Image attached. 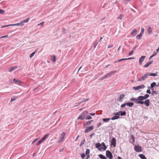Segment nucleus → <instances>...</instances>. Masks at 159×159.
Instances as JSON below:
<instances>
[{
    "label": "nucleus",
    "instance_id": "4468645a",
    "mask_svg": "<svg viewBox=\"0 0 159 159\" xmlns=\"http://www.w3.org/2000/svg\"><path fill=\"white\" fill-rule=\"evenodd\" d=\"M145 57V56H142L139 59V62L140 65L141 64L142 62L144 61Z\"/></svg>",
    "mask_w": 159,
    "mask_h": 159
},
{
    "label": "nucleus",
    "instance_id": "774afa93",
    "mask_svg": "<svg viewBox=\"0 0 159 159\" xmlns=\"http://www.w3.org/2000/svg\"><path fill=\"white\" fill-rule=\"evenodd\" d=\"M101 125V122H99L98 123V127H99Z\"/></svg>",
    "mask_w": 159,
    "mask_h": 159
},
{
    "label": "nucleus",
    "instance_id": "423d86ee",
    "mask_svg": "<svg viewBox=\"0 0 159 159\" xmlns=\"http://www.w3.org/2000/svg\"><path fill=\"white\" fill-rule=\"evenodd\" d=\"M106 157L109 159H112V154L109 150H107L106 152Z\"/></svg>",
    "mask_w": 159,
    "mask_h": 159
},
{
    "label": "nucleus",
    "instance_id": "338daca9",
    "mask_svg": "<svg viewBox=\"0 0 159 159\" xmlns=\"http://www.w3.org/2000/svg\"><path fill=\"white\" fill-rule=\"evenodd\" d=\"M87 155V156L86 157V159H88L89 158L90 156L89 155Z\"/></svg>",
    "mask_w": 159,
    "mask_h": 159
},
{
    "label": "nucleus",
    "instance_id": "58836bf2",
    "mask_svg": "<svg viewBox=\"0 0 159 159\" xmlns=\"http://www.w3.org/2000/svg\"><path fill=\"white\" fill-rule=\"evenodd\" d=\"M5 12V11L4 10L2 9H0V14H4Z\"/></svg>",
    "mask_w": 159,
    "mask_h": 159
},
{
    "label": "nucleus",
    "instance_id": "052dcab7",
    "mask_svg": "<svg viewBox=\"0 0 159 159\" xmlns=\"http://www.w3.org/2000/svg\"><path fill=\"white\" fill-rule=\"evenodd\" d=\"M11 24H10V25H6L3 26L1 28L6 27H7V26H11Z\"/></svg>",
    "mask_w": 159,
    "mask_h": 159
},
{
    "label": "nucleus",
    "instance_id": "9d476101",
    "mask_svg": "<svg viewBox=\"0 0 159 159\" xmlns=\"http://www.w3.org/2000/svg\"><path fill=\"white\" fill-rule=\"evenodd\" d=\"M125 96V95L124 94H122V95H120L119 96V98L117 99V101L122 102V100L124 98Z\"/></svg>",
    "mask_w": 159,
    "mask_h": 159
},
{
    "label": "nucleus",
    "instance_id": "f8f14e48",
    "mask_svg": "<svg viewBox=\"0 0 159 159\" xmlns=\"http://www.w3.org/2000/svg\"><path fill=\"white\" fill-rule=\"evenodd\" d=\"M150 104V101L149 99L145 100L143 101V104H144L146 106H149Z\"/></svg>",
    "mask_w": 159,
    "mask_h": 159
},
{
    "label": "nucleus",
    "instance_id": "ddd939ff",
    "mask_svg": "<svg viewBox=\"0 0 159 159\" xmlns=\"http://www.w3.org/2000/svg\"><path fill=\"white\" fill-rule=\"evenodd\" d=\"M107 148V147L105 144L104 142H102L101 143V148L103 150H105Z\"/></svg>",
    "mask_w": 159,
    "mask_h": 159
},
{
    "label": "nucleus",
    "instance_id": "e2e57ef3",
    "mask_svg": "<svg viewBox=\"0 0 159 159\" xmlns=\"http://www.w3.org/2000/svg\"><path fill=\"white\" fill-rule=\"evenodd\" d=\"M113 45H109L108 47H107V48H111L113 47Z\"/></svg>",
    "mask_w": 159,
    "mask_h": 159
},
{
    "label": "nucleus",
    "instance_id": "8fccbe9b",
    "mask_svg": "<svg viewBox=\"0 0 159 159\" xmlns=\"http://www.w3.org/2000/svg\"><path fill=\"white\" fill-rule=\"evenodd\" d=\"M126 103H124V104H122L121 105V107L122 108H123L124 107H125L126 105Z\"/></svg>",
    "mask_w": 159,
    "mask_h": 159
},
{
    "label": "nucleus",
    "instance_id": "864d4df0",
    "mask_svg": "<svg viewBox=\"0 0 159 159\" xmlns=\"http://www.w3.org/2000/svg\"><path fill=\"white\" fill-rule=\"evenodd\" d=\"M98 43L96 42L95 41L94 43V48H95L97 45Z\"/></svg>",
    "mask_w": 159,
    "mask_h": 159
},
{
    "label": "nucleus",
    "instance_id": "aec40b11",
    "mask_svg": "<svg viewBox=\"0 0 159 159\" xmlns=\"http://www.w3.org/2000/svg\"><path fill=\"white\" fill-rule=\"evenodd\" d=\"M17 68V66H15L13 67L12 68L9 69L8 70V71L9 72H11V71H12L13 70L16 69Z\"/></svg>",
    "mask_w": 159,
    "mask_h": 159
},
{
    "label": "nucleus",
    "instance_id": "1a4fd4ad",
    "mask_svg": "<svg viewBox=\"0 0 159 159\" xmlns=\"http://www.w3.org/2000/svg\"><path fill=\"white\" fill-rule=\"evenodd\" d=\"M120 118L119 114L118 113L116 112L115 114V115L112 117L111 119L112 120H115L117 119H118Z\"/></svg>",
    "mask_w": 159,
    "mask_h": 159
},
{
    "label": "nucleus",
    "instance_id": "c03bdc74",
    "mask_svg": "<svg viewBox=\"0 0 159 159\" xmlns=\"http://www.w3.org/2000/svg\"><path fill=\"white\" fill-rule=\"evenodd\" d=\"M85 153H82L81 155V157L83 159H84V157H85Z\"/></svg>",
    "mask_w": 159,
    "mask_h": 159
},
{
    "label": "nucleus",
    "instance_id": "2eb2a0df",
    "mask_svg": "<svg viewBox=\"0 0 159 159\" xmlns=\"http://www.w3.org/2000/svg\"><path fill=\"white\" fill-rule=\"evenodd\" d=\"M137 30L136 29H134L131 33L132 36L134 37L135 36L137 32Z\"/></svg>",
    "mask_w": 159,
    "mask_h": 159
},
{
    "label": "nucleus",
    "instance_id": "49530a36",
    "mask_svg": "<svg viewBox=\"0 0 159 159\" xmlns=\"http://www.w3.org/2000/svg\"><path fill=\"white\" fill-rule=\"evenodd\" d=\"M149 65L148 64V62H147L144 66H143V67L144 68H147L149 66Z\"/></svg>",
    "mask_w": 159,
    "mask_h": 159
},
{
    "label": "nucleus",
    "instance_id": "9b49d317",
    "mask_svg": "<svg viewBox=\"0 0 159 159\" xmlns=\"http://www.w3.org/2000/svg\"><path fill=\"white\" fill-rule=\"evenodd\" d=\"M116 141L115 138H112L111 139V144L114 147H115L116 145Z\"/></svg>",
    "mask_w": 159,
    "mask_h": 159
},
{
    "label": "nucleus",
    "instance_id": "ea45409f",
    "mask_svg": "<svg viewBox=\"0 0 159 159\" xmlns=\"http://www.w3.org/2000/svg\"><path fill=\"white\" fill-rule=\"evenodd\" d=\"M85 142V139H83V140H82V141H81V142L80 143V146H82L84 143Z\"/></svg>",
    "mask_w": 159,
    "mask_h": 159
},
{
    "label": "nucleus",
    "instance_id": "13d9d810",
    "mask_svg": "<svg viewBox=\"0 0 159 159\" xmlns=\"http://www.w3.org/2000/svg\"><path fill=\"white\" fill-rule=\"evenodd\" d=\"M126 60L131 59H134V57H129V58H126Z\"/></svg>",
    "mask_w": 159,
    "mask_h": 159
},
{
    "label": "nucleus",
    "instance_id": "a211bd4d",
    "mask_svg": "<svg viewBox=\"0 0 159 159\" xmlns=\"http://www.w3.org/2000/svg\"><path fill=\"white\" fill-rule=\"evenodd\" d=\"M126 103V105L130 107H132L134 105V103L133 102H128Z\"/></svg>",
    "mask_w": 159,
    "mask_h": 159
},
{
    "label": "nucleus",
    "instance_id": "4be33fe9",
    "mask_svg": "<svg viewBox=\"0 0 159 159\" xmlns=\"http://www.w3.org/2000/svg\"><path fill=\"white\" fill-rule=\"evenodd\" d=\"M147 31L149 34H151L152 32V30L150 26L148 27L147 29Z\"/></svg>",
    "mask_w": 159,
    "mask_h": 159
},
{
    "label": "nucleus",
    "instance_id": "f3484780",
    "mask_svg": "<svg viewBox=\"0 0 159 159\" xmlns=\"http://www.w3.org/2000/svg\"><path fill=\"white\" fill-rule=\"evenodd\" d=\"M101 144H100L99 143H97L96 144L95 146L98 149V150H101V148H100L101 147Z\"/></svg>",
    "mask_w": 159,
    "mask_h": 159
},
{
    "label": "nucleus",
    "instance_id": "5701e85b",
    "mask_svg": "<svg viewBox=\"0 0 159 159\" xmlns=\"http://www.w3.org/2000/svg\"><path fill=\"white\" fill-rule=\"evenodd\" d=\"M139 157L142 159H147L145 156L143 154H139Z\"/></svg>",
    "mask_w": 159,
    "mask_h": 159
},
{
    "label": "nucleus",
    "instance_id": "5fc2aeb1",
    "mask_svg": "<svg viewBox=\"0 0 159 159\" xmlns=\"http://www.w3.org/2000/svg\"><path fill=\"white\" fill-rule=\"evenodd\" d=\"M157 52L154 51L153 52V55H152L153 56H155L157 54Z\"/></svg>",
    "mask_w": 159,
    "mask_h": 159
},
{
    "label": "nucleus",
    "instance_id": "6ab92c4d",
    "mask_svg": "<svg viewBox=\"0 0 159 159\" xmlns=\"http://www.w3.org/2000/svg\"><path fill=\"white\" fill-rule=\"evenodd\" d=\"M13 81L14 82L16 83L18 85H20L21 84V82L20 81L15 79H14Z\"/></svg>",
    "mask_w": 159,
    "mask_h": 159
},
{
    "label": "nucleus",
    "instance_id": "4c0bfd02",
    "mask_svg": "<svg viewBox=\"0 0 159 159\" xmlns=\"http://www.w3.org/2000/svg\"><path fill=\"white\" fill-rule=\"evenodd\" d=\"M36 52V51L34 52H32L30 56V58H32Z\"/></svg>",
    "mask_w": 159,
    "mask_h": 159
},
{
    "label": "nucleus",
    "instance_id": "f257e3e1",
    "mask_svg": "<svg viewBox=\"0 0 159 159\" xmlns=\"http://www.w3.org/2000/svg\"><path fill=\"white\" fill-rule=\"evenodd\" d=\"M144 99L142 96H140L136 98H132L130 99V101L134 102L137 104H143V100Z\"/></svg>",
    "mask_w": 159,
    "mask_h": 159
},
{
    "label": "nucleus",
    "instance_id": "a18cd8bd",
    "mask_svg": "<svg viewBox=\"0 0 159 159\" xmlns=\"http://www.w3.org/2000/svg\"><path fill=\"white\" fill-rule=\"evenodd\" d=\"M144 28H141V31L140 34H143L144 32Z\"/></svg>",
    "mask_w": 159,
    "mask_h": 159
},
{
    "label": "nucleus",
    "instance_id": "680f3d73",
    "mask_svg": "<svg viewBox=\"0 0 159 159\" xmlns=\"http://www.w3.org/2000/svg\"><path fill=\"white\" fill-rule=\"evenodd\" d=\"M133 52V51H132L130 52L129 53V55L130 56L131 55Z\"/></svg>",
    "mask_w": 159,
    "mask_h": 159
},
{
    "label": "nucleus",
    "instance_id": "09e8293b",
    "mask_svg": "<svg viewBox=\"0 0 159 159\" xmlns=\"http://www.w3.org/2000/svg\"><path fill=\"white\" fill-rule=\"evenodd\" d=\"M126 60V58H123V59H121L118 60L117 61L120 62V61H123Z\"/></svg>",
    "mask_w": 159,
    "mask_h": 159
},
{
    "label": "nucleus",
    "instance_id": "3c124183",
    "mask_svg": "<svg viewBox=\"0 0 159 159\" xmlns=\"http://www.w3.org/2000/svg\"><path fill=\"white\" fill-rule=\"evenodd\" d=\"M92 118V117L90 116L89 115L87 116L86 119H91Z\"/></svg>",
    "mask_w": 159,
    "mask_h": 159
},
{
    "label": "nucleus",
    "instance_id": "473e14b6",
    "mask_svg": "<svg viewBox=\"0 0 159 159\" xmlns=\"http://www.w3.org/2000/svg\"><path fill=\"white\" fill-rule=\"evenodd\" d=\"M17 98V97L16 96H14L11 98V100L10 101L11 102H12L13 101H15Z\"/></svg>",
    "mask_w": 159,
    "mask_h": 159
},
{
    "label": "nucleus",
    "instance_id": "6e6d98bb",
    "mask_svg": "<svg viewBox=\"0 0 159 159\" xmlns=\"http://www.w3.org/2000/svg\"><path fill=\"white\" fill-rule=\"evenodd\" d=\"M146 93L148 94H150L151 93L150 90L148 89L146 91Z\"/></svg>",
    "mask_w": 159,
    "mask_h": 159
},
{
    "label": "nucleus",
    "instance_id": "6e6552de",
    "mask_svg": "<svg viewBox=\"0 0 159 159\" xmlns=\"http://www.w3.org/2000/svg\"><path fill=\"white\" fill-rule=\"evenodd\" d=\"M94 126H91L89 127H87L84 130L85 133H87L89 131L92 130L93 129Z\"/></svg>",
    "mask_w": 159,
    "mask_h": 159
},
{
    "label": "nucleus",
    "instance_id": "0eeeda50",
    "mask_svg": "<svg viewBox=\"0 0 159 159\" xmlns=\"http://www.w3.org/2000/svg\"><path fill=\"white\" fill-rule=\"evenodd\" d=\"M134 149L136 151L138 152H140L142 151V148L140 146L135 145Z\"/></svg>",
    "mask_w": 159,
    "mask_h": 159
},
{
    "label": "nucleus",
    "instance_id": "69168bd1",
    "mask_svg": "<svg viewBox=\"0 0 159 159\" xmlns=\"http://www.w3.org/2000/svg\"><path fill=\"white\" fill-rule=\"evenodd\" d=\"M132 142L133 143L134 142L135 140H134V137L133 136H132Z\"/></svg>",
    "mask_w": 159,
    "mask_h": 159
},
{
    "label": "nucleus",
    "instance_id": "7c9ffc66",
    "mask_svg": "<svg viewBox=\"0 0 159 159\" xmlns=\"http://www.w3.org/2000/svg\"><path fill=\"white\" fill-rule=\"evenodd\" d=\"M117 70H115V71H111L110 72H109V74H110V75L111 76L114 75L115 73H116V72H117Z\"/></svg>",
    "mask_w": 159,
    "mask_h": 159
},
{
    "label": "nucleus",
    "instance_id": "393cba45",
    "mask_svg": "<svg viewBox=\"0 0 159 159\" xmlns=\"http://www.w3.org/2000/svg\"><path fill=\"white\" fill-rule=\"evenodd\" d=\"M142 34H139V35L136 36V38L137 39L140 40L142 38Z\"/></svg>",
    "mask_w": 159,
    "mask_h": 159
},
{
    "label": "nucleus",
    "instance_id": "e433bc0d",
    "mask_svg": "<svg viewBox=\"0 0 159 159\" xmlns=\"http://www.w3.org/2000/svg\"><path fill=\"white\" fill-rule=\"evenodd\" d=\"M93 120H91L90 121H88L86 123V124L87 125H90L91 123L93 121Z\"/></svg>",
    "mask_w": 159,
    "mask_h": 159
},
{
    "label": "nucleus",
    "instance_id": "79ce46f5",
    "mask_svg": "<svg viewBox=\"0 0 159 159\" xmlns=\"http://www.w3.org/2000/svg\"><path fill=\"white\" fill-rule=\"evenodd\" d=\"M43 142V141L41 139L36 144V145H39L40 144H41V143H42V142Z\"/></svg>",
    "mask_w": 159,
    "mask_h": 159
},
{
    "label": "nucleus",
    "instance_id": "de8ad7c7",
    "mask_svg": "<svg viewBox=\"0 0 159 159\" xmlns=\"http://www.w3.org/2000/svg\"><path fill=\"white\" fill-rule=\"evenodd\" d=\"M44 22H43L42 23H41L39 24L38 25H41V26H43V25L44 24Z\"/></svg>",
    "mask_w": 159,
    "mask_h": 159
},
{
    "label": "nucleus",
    "instance_id": "0e129e2a",
    "mask_svg": "<svg viewBox=\"0 0 159 159\" xmlns=\"http://www.w3.org/2000/svg\"><path fill=\"white\" fill-rule=\"evenodd\" d=\"M94 133H92L90 136V137L91 138H92V137H93V135H94Z\"/></svg>",
    "mask_w": 159,
    "mask_h": 159
},
{
    "label": "nucleus",
    "instance_id": "39448f33",
    "mask_svg": "<svg viewBox=\"0 0 159 159\" xmlns=\"http://www.w3.org/2000/svg\"><path fill=\"white\" fill-rule=\"evenodd\" d=\"M149 75H148V73H147V74L144 75H143L142 76L141 78L138 79L137 80L138 81H141L143 80H144L146 78H147L148 76Z\"/></svg>",
    "mask_w": 159,
    "mask_h": 159
},
{
    "label": "nucleus",
    "instance_id": "f03ea898",
    "mask_svg": "<svg viewBox=\"0 0 159 159\" xmlns=\"http://www.w3.org/2000/svg\"><path fill=\"white\" fill-rule=\"evenodd\" d=\"M66 133L65 132L62 133L60 136L59 140L57 141V143H60L62 142L64 140Z\"/></svg>",
    "mask_w": 159,
    "mask_h": 159
},
{
    "label": "nucleus",
    "instance_id": "cd10ccee",
    "mask_svg": "<svg viewBox=\"0 0 159 159\" xmlns=\"http://www.w3.org/2000/svg\"><path fill=\"white\" fill-rule=\"evenodd\" d=\"M110 120V118H103L102 119L103 121L105 122H108Z\"/></svg>",
    "mask_w": 159,
    "mask_h": 159
},
{
    "label": "nucleus",
    "instance_id": "603ef678",
    "mask_svg": "<svg viewBox=\"0 0 159 159\" xmlns=\"http://www.w3.org/2000/svg\"><path fill=\"white\" fill-rule=\"evenodd\" d=\"M123 16L122 15H120L117 17V19L121 20Z\"/></svg>",
    "mask_w": 159,
    "mask_h": 159
},
{
    "label": "nucleus",
    "instance_id": "c756f323",
    "mask_svg": "<svg viewBox=\"0 0 159 159\" xmlns=\"http://www.w3.org/2000/svg\"><path fill=\"white\" fill-rule=\"evenodd\" d=\"M148 73V75H149L151 76H156L157 75V73Z\"/></svg>",
    "mask_w": 159,
    "mask_h": 159
},
{
    "label": "nucleus",
    "instance_id": "a878e982",
    "mask_svg": "<svg viewBox=\"0 0 159 159\" xmlns=\"http://www.w3.org/2000/svg\"><path fill=\"white\" fill-rule=\"evenodd\" d=\"M89 100V99H83L81 102H78V105H80L81 103L86 102Z\"/></svg>",
    "mask_w": 159,
    "mask_h": 159
},
{
    "label": "nucleus",
    "instance_id": "37998d69",
    "mask_svg": "<svg viewBox=\"0 0 159 159\" xmlns=\"http://www.w3.org/2000/svg\"><path fill=\"white\" fill-rule=\"evenodd\" d=\"M90 153V150L89 149H87L86 151V155H89Z\"/></svg>",
    "mask_w": 159,
    "mask_h": 159
},
{
    "label": "nucleus",
    "instance_id": "4d7b16f0",
    "mask_svg": "<svg viewBox=\"0 0 159 159\" xmlns=\"http://www.w3.org/2000/svg\"><path fill=\"white\" fill-rule=\"evenodd\" d=\"M153 62V61H152L149 62H148V64L149 65H150L152 64V63Z\"/></svg>",
    "mask_w": 159,
    "mask_h": 159
},
{
    "label": "nucleus",
    "instance_id": "412c9836",
    "mask_svg": "<svg viewBox=\"0 0 159 159\" xmlns=\"http://www.w3.org/2000/svg\"><path fill=\"white\" fill-rule=\"evenodd\" d=\"M49 135L48 134L45 135L41 139V140L43 142L48 137Z\"/></svg>",
    "mask_w": 159,
    "mask_h": 159
},
{
    "label": "nucleus",
    "instance_id": "b1692460",
    "mask_svg": "<svg viewBox=\"0 0 159 159\" xmlns=\"http://www.w3.org/2000/svg\"><path fill=\"white\" fill-rule=\"evenodd\" d=\"M51 60L53 62H55L56 61V57L54 55H52L51 57Z\"/></svg>",
    "mask_w": 159,
    "mask_h": 159
},
{
    "label": "nucleus",
    "instance_id": "bf43d9fd",
    "mask_svg": "<svg viewBox=\"0 0 159 159\" xmlns=\"http://www.w3.org/2000/svg\"><path fill=\"white\" fill-rule=\"evenodd\" d=\"M8 37V35H6L4 36H3L0 38V39L4 38H7Z\"/></svg>",
    "mask_w": 159,
    "mask_h": 159
},
{
    "label": "nucleus",
    "instance_id": "bb28decb",
    "mask_svg": "<svg viewBox=\"0 0 159 159\" xmlns=\"http://www.w3.org/2000/svg\"><path fill=\"white\" fill-rule=\"evenodd\" d=\"M99 157L101 159H107L106 157L105 156L102 154H99Z\"/></svg>",
    "mask_w": 159,
    "mask_h": 159
},
{
    "label": "nucleus",
    "instance_id": "a19ab883",
    "mask_svg": "<svg viewBox=\"0 0 159 159\" xmlns=\"http://www.w3.org/2000/svg\"><path fill=\"white\" fill-rule=\"evenodd\" d=\"M20 25V23H16V24H11V26H19Z\"/></svg>",
    "mask_w": 159,
    "mask_h": 159
},
{
    "label": "nucleus",
    "instance_id": "72a5a7b5",
    "mask_svg": "<svg viewBox=\"0 0 159 159\" xmlns=\"http://www.w3.org/2000/svg\"><path fill=\"white\" fill-rule=\"evenodd\" d=\"M29 18H27L26 20H23L21 22V23H27L29 21Z\"/></svg>",
    "mask_w": 159,
    "mask_h": 159
},
{
    "label": "nucleus",
    "instance_id": "f704fd0d",
    "mask_svg": "<svg viewBox=\"0 0 159 159\" xmlns=\"http://www.w3.org/2000/svg\"><path fill=\"white\" fill-rule=\"evenodd\" d=\"M111 76V75H110V74H109V73H107V75H105L104 76V78H108L109 77H110Z\"/></svg>",
    "mask_w": 159,
    "mask_h": 159
},
{
    "label": "nucleus",
    "instance_id": "20e7f679",
    "mask_svg": "<svg viewBox=\"0 0 159 159\" xmlns=\"http://www.w3.org/2000/svg\"><path fill=\"white\" fill-rule=\"evenodd\" d=\"M145 87V86L143 84H141L137 87H134L133 89L135 90H139L141 89H143Z\"/></svg>",
    "mask_w": 159,
    "mask_h": 159
},
{
    "label": "nucleus",
    "instance_id": "c9c22d12",
    "mask_svg": "<svg viewBox=\"0 0 159 159\" xmlns=\"http://www.w3.org/2000/svg\"><path fill=\"white\" fill-rule=\"evenodd\" d=\"M149 97V95L148 94H145L144 96H143V97L144 98V99H146Z\"/></svg>",
    "mask_w": 159,
    "mask_h": 159
},
{
    "label": "nucleus",
    "instance_id": "c85d7f7f",
    "mask_svg": "<svg viewBox=\"0 0 159 159\" xmlns=\"http://www.w3.org/2000/svg\"><path fill=\"white\" fill-rule=\"evenodd\" d=\"M158 93L157 91L154 90H152L151 94L152 95H154V94L157 95Z\"/></svg>",
    "mask_w": 159,
    "mask_h": 159
},
{
    "label": "nucleus",
    "instance_id": "dca6fc26",
    "mask_svg": "<svg viewBox=\"0 0 159 159\" xmlns=\"http://www.w3.org/2000/svg\"><path fill=\"white\" fill-rule=\"evenodd\" d=\"M117 113H118V114H119V116H120V115L122 116H125L126 114V113L125 111H120Z\"/></svg>",
    "mask_w": 159,
    "mask_h": 159
},
{
    "label": "nucleus",
    "instance_id": "2f4dec72",
    "mask_svg": "<svg viewBox=\"0 0 159 159\" xmlns=\"http://www.w3.org/2000/svg\"><path fill=\"white\" fill-rule=\"evenodd\" d=\"M156 83L155 82H153L151 84V87H152V88L153 87H154V86H156Z\"/></svg>",
    "mask_w": 159,
    "mask_h": 159
},
{
    "label": "nucleus",
    "instance_id": "7ed1b4c3",
    "mask_svg": "<svg viewBox=\"0 0 159 159\" xmlns=\"http://www.w3.org/2000/svg\"><path fill=\"white\" fill-rule=\"evenodd\" d=\"M88 113L87 111H84L78 117V119H81L82 120L84 119L85 118L86 116Z\"/></svg>",
    "mask_w": 159,
    "mask_h": 159
}]
</instances>
